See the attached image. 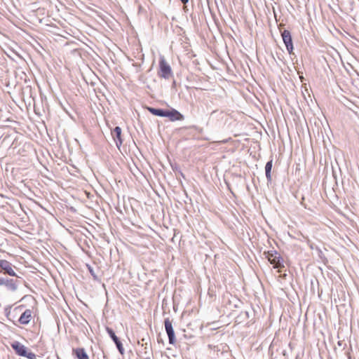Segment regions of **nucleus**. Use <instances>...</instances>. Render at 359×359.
I'll return each mask as SVG.
<instances>
[{"label": "nucleus", "instance_id": "f257e3e1", "mask_svg": "<svg viewBox=\"0 0 359 359\" xmlns=\"http://www.w3.org/2000/svg\"><path fill=\"white\" fill-rule=\"evenodd\" d=\"M159 68L158 76L165 79H169L172 76V72L170 66L165 61L163 56H161L159 60Z\"/></svg>", "mask_w": 359, "mask_h": 359}, {"label": "nucleus", "instance_id": "f03ea898", "mask_svg": "<svg viewBox=\"0 0 359 359\" xmlns=\"http://www.w3.org/2000/svg\"><path fill=\"white\" fill-rule=\"evenodd\" d=\"M12 348L15 351L16 353L20 356L26 357L29 359H35L36 355L28 351L27 347L18 341H15L11 344Z\"/></svg>", "mask_w": 359, "mask_h": 359}, {"label": "nucleus", "instance_id": "7ed1b4c3", "mask_svg": "<svg viewBox=\"0 0 359 359\" xmlns=\"http://www.w3.org/2000/svg\"><path fill=\"white\" fill-rule=\"evenodd\" d=\"M266 258L271 264L274 265V268H280L282 266L280 257L276 251L267 252Z\"/></svg>", "mask_w": 359, "mask_h": 359}, {"label": "nucleus", "instance_id": "20e7f679", "mask_svg": "<svg viewBox=\"0 0 359 359\" xmlns=\"http://www.w3.org/2000/svg\"><path fill=\"white\" fill-rule=\"evenodd\" d=\"M164 324L166 333L168 336L169 343L170 344H174L175 343V337L172 322L169 318H166L164 321Z\"/></svg>", "mask_w": 359, "mask_h": 359}, {"label": "nucleus", "instance_id": "39448f33", "mask_svg": "<svg viewBox=\"0 0 359 359\" xmlns=\"http://www.w3.org/2000/svg\"><path fill=\"white\" fill-rule=\"evenodd\" d=\"M283 42L289 53L291 54L293 50V44L291 34L288 30L285 29L281 34Z\"/></svg>", "mask_w": 359, "mask_h": 359}, {"label": "nucleus", "instance_id": "423d86ee", "mask_svg": "<svg viewBox=\"0 0 359 359\" xmlns=\"http://www.w3.org/2000/svg\"><path fill=\"white\" fill-rule=\"evenodd\" d=\"M0 267L9 276H16V273L13 269V265L7 260L0 259Z\"/></svg>", "mask_w": 359, "mask_h": 359}, {"label": "nucleus", "instance_id": "0eeeda50", "mask_svg": "<svg viewBox=\"0 0 359 359\" xmlns=\"http://www.w3.org/2000/svg\"><path fill=\"white\" fill-rule=\"evenodd\" d=\"M165 117H168L172 121H182L184 119V116L174 109L172 110H166Z\"/></svg>", "mask_w": 359, "mask_h": 359}, {"label": "nucleus", "instance_id": "6e6552de", "mask_svg": "<svg viewBox=\"0 0 359 359\" xmlns=\"http://www.w3.org/2000/svg\"><path fill=\"white\" fill-rule=\"evenodd\" d=\"M32 318V311L30 309H26L20 316L18 321L22 325H27Z\"/></svg>", "mask_w": 359, "mask_h": 359}, {"label": "nucleus", "instance_id": "1a4fd4ad", "mask_svg": "<svg viewBox=\"0 0 359 359\" xmlns=\"http://www.w3.org/2000/svg\"><path fill=\"white\" fill-rule=\"evenodd\" d=\"M111 135L116 142V146L119 147L123 143V140L121 139V128L118 126L115 127L111 132Z\"/></svg>", "mask_w": 359, "mask_h": 359}, {"label": "nucleus", "instance_id": "9d476101", "mask_svg": "<svg viewBox=\"0 0 359 359\" xmlns=\"http://www.w3.org/2000/svg\"><path fill=\"white\" fill-rule=\"evenodd\" d=\"M78 359H89L84 348H76L73 350Z\"/></svg>", "mask_w": 359, "mask_h": 359}, {"label": "nucleus", "instance_id": "9b49d317", "mask_svg": "<svg viewBox=\"0 0 359 359\" xmlns=\"http://www.w3.org/2000/svg\"><path fill=\"white\" fill-rule=\"evenodd\" d=\"M147 109L153 115L161 116V117L165 116L166 110H163L161 109H156V108H152V107H148Z\"/></svg>", "mask_w": 359, "mask_h": 359}, {"label": "nucleus", "instance_id": "f8f14e48", "mask_svg": "<svg viewBox=\"0 0 359 359\" xmlns=\"http://www.w3.org/2000/svg\"><path fill=\"white\" fill-rule=\"evenodd\" d=\"M271 168H272V161H269L266 163V164L265 165L266 177L268 180H271Z\"/></svg>", "mask_w": 359, "mask_h": 359}, {"label": "nucleus", "instance_id": "ddd939ff", "mask_svg": "<svg viewBox=\"0 0 359 359\" xmlns=\"http://www.w3.org/2000/svg\"><path fill=\"white\" fill-rule=\"evenodd\" d=\"M5 285L12 291H15L17 290V285L15 284L13 279L6 280Z\"/></svg>", "mask_w": 359, "mask_h": 359}, {"label": "nucleus", "instance_id": "4468645a", "mask_svg": "<svg viewBox=\"0 0 359 359\" xmlns=\"http://www.w3.org/2000/svg\"><path fill=\"white\" fill-rule=\"evenodd\" d=\"M106 330H107V333L109 334V335L112 339V340L114 341V343L119 340L118 338L115 334V333H114V332L113 331L112 329H111V328L107 327L106 328Z\"/></svg>", "mask_w": 359, "mask_h": 359}, {"label": "nucleus", "instance_id": "2eb2a0df", "mask_svg": "<svg viewBox=\"0 0 359 359\" xmlns=\"http://www.w3.org/2000/svg\"><path fill=\"white\" fill-rule=\"evenodd\" d=\"M115 344H116V346L119 353L121 355H123L124 354V348L123 347L121 342L118 340V341L115 342Z\"/></svg>", "mask_w": 359, "mask_h": 359}, {"label": "nucleus", "instance_id": "dca6fc26", "mask_svg": "<svg viewBox=\"0 0 359 359\" xmlns=\"http://www.w3.org/2000/svg\"><path fill=\"white\" fill-rule=\"evenodd\" d=\"M4 284H6V280H4L2 278H0V285H3Z\"/></svg>", "mask_w": 359, "mask_h": 359}, {"label": "nucleus", "instance_id": "f3484780", "mask_svg": "<svg viewBox=\"0 0 359 359\" xmlns=\"http://www.w3.org/2000/svg\"><path fill=\"white\" fill-rule=\"evenodd\" d=\"M183 4H187L189 0H180Z\"/></svg>", "mask_w": 359, "mask_h": 359}, {"label": "nucleus", "instance_id": "a211bd4d", "mask_svg": "<svg viewBox=\"0 0 359 359\" xmlns=\"http://www.w3.org/2000/svg\"><path fill=\"white\" fill-rule=\"evenodd\" d=\"M89 270H90V273H91L93 276H94L93 270H92L90 268H89Z\"/></svg>", "mask_w": 359, "mask_h": 359}, {"label": "nucleus", "instance_id": "6ab92c4d", "mask_svg": "<svg viewBox=\"0 0 359 359\" xmlns=\"http://www.w3.org/2000/svg\"><path fill=\"white\" fill-rule=\"evenodd\" d=\"M216 111H213L211 114V115H212L214 113H215Z\"/></svg>", "mask_w": 359, "mask_h": 359}]
</instances>
